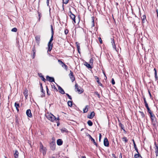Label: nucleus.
<instances>
[{"label": "nucleus", "mask_w": 158, "mask_h": 158, "mask_svg": "<svg viewBox=\"0 0 158 158\" xmlns=\"http://www.w3.org/2000/svg\"><path fill=\"white\" fill-rule=\"evenodd\" d=\"M45 116L49 120L52 122L54 121L56 119L55 117L51 113H48L46 114Z\"/></svg>", "instance_id": "f257e3e1"}, {"label": "nucleus", "mask_w": 158, "mask_h": 158, "mask_svg": "<svg viewBox=\"0 0 158 158\" xmlns=\"http://www.w3.org/2000/svg\"><path fill=\"white\" fill-rule=\"evenodd\" d=\"M53 35L54 34H51V38L48 44V52L49 51L50 52L51 51L52 48V44L51 43L52 41L53 40Z\"/></svg>", "instance_id": "f03ea898"}, {"label": "nucleus", "mask_w": 158, "mask_h": 158, "mask_svg": "<svg viewBox=\"0 0 158 158\" xmlns=\"http://www.w3.org/2000/svg\"><path fill=\"white\" fill-rule=\"evenodd\" d=\"M150 114L152 123L154 126H155L156 125V123L155 122V119L156 118L155 115L154 114L152 113Z\"/></svg>", "instance_id": "7ed1b4c3"}, {"label": "nucleus", "mask_w": 158, "mask_h": 158, "mask_svg": "<svg viewBox=\"0 0 158 158\" xmlns=\"http://www.w3.org/2000/svg\"><path fill=\"white\" fill-rule=\"evenodd\" d=\"M69 15L70 18L74 22V23H76L75 21V16L72 12L70 10L69 12Z\"/></svg>", "instance_id": "20e7f679"}, {"label": "nucleus", "mask_w": 158, "mask_h": 158, "mask_svg": "<svg viewBox=\"0 0 158 158\" xmlns=\"http://www.w3.org/2000/svg\"><path fill=\"white\" fill-rule=\"evenodd\" d=\"M111 43L112 46L113 48L116 51H117L116 49V47L115 44V41L114 39L113 38H111L110 39Z\"/></svg>", "instance_id": "39448f33"}, {"label": "nucleus", "mask_w": 158, "mask_h": 158, "mask_svg": "<svg viewBox=\"0 0 158 158\" xmlns=\"http://www.w3.org/2000/svg\"><path fill=\"white\" fill-rule=\"evenodd\" d=\"M50 148L51 150H54L55 149L56 144L55 142H51L50 143Z\"/></svg>", "instance_id": "423d86ee"}, {"label": "nucleus", "mask_w": 158, "mask_h": 158, "mask_svg": "<svg viewBox=\"0 0 158 158\" xmlns=\"http://www.w3.org/2000/svg\"><path fill=\"white\" fill-rule=\"evenodd\" d=\"M69 76L72 82L74 81L75 80V78L73 76V72L71 70L70 71V73L69 74Z\"/></svg>", "instance_id": "0eeeda50"}, {"label": "nucleus", "mask_w": 158, "mask_h": 158, "mask_svg": "<svg viewBox=\"0 0 158 158\" xmlns=\"http://www.w3.org/2000/svg\"><path fill=\"white\" fill-rule=\"evenodd\" d=\"M46 80L51 82H55L54 79L53 77H50L48 75L46 76Z\"/></svg>", "instance_id": "6e6552de"}, {"label": "nucleus", "mask_w": 158, "mask_h": 158, "mask_svg": "<svg viewBox=\"0 0 158 158\" xmlns=\"http://www.w3.org/2000/svg\"><path fill=\"white\" fill-rule=\"evenodd\" d=\"M40 151L43 152V155H44L45 153V152L44 151V148L43 145L42 143L40 142Z\"/></svg>", "instance_id": "1a4fd4ad"}, {"label": "nucleus", "mask_w": 158, "mask_h": 158, "mask_svg": "<svg viewBox=\"0 0 158 158\" xmlns=\"http://www.w3.org/2000/svg\"><path fill=\"white\" fill-rule=\"evenodd\" d=\"M104 145L106 147H108L109 146V142L108 141V140L107 138H104Z\"/></svg>", "instance_id": "9d476101"}, {"label": "nucleus", "mask_w": 158, "mask_h": 158, "mask_svg": "<svg viewBox=\"0 0 158 158\" xmlns=\"http://www.w3.org/2000/svg\"><path fill=\"white\" fill-rule=\"evenodd\" d=\"M55 83L57 85V86H58V89L59 90V92L63 94H65V92L63 89L60 86L56 84V83Z\"/></svg>", "instance_id": "9b49d317"}, {"label": "nucleus", "mask_w": 158, "mask_h": 158, "mask_svg": "<svg viewBox=\"0 0 158 158\" xmlns=\"http://www.w3.org/2000/svg\"><path fill=\"white\" fill-rule=\"evenodd\" d=\"M88 136L89 137V139H90L91 141L93 142L94 144L96 145L97 147H98V144L95 142V140L91 137L90 135H89Z\"/></svg>", "instance_id": "f8f14e48"}, {"label": "nucleus", "mask_w": 158, "mask_h": 158, "mask_svg": "<svg viewBox=\"0 0 158 158\" xmlns=\"http://www.w3.org/2000/svg\"><path fill=\"white\" fill-rule=\"evenodd\" d=\"M155 152L156 154V156H158V147L156 142H155Z\"/></svg>", "instance_id": "ddd939ff"}, {"label": "nucleus", "mask_w": 158, "mask_h": 158, "mask_svg": "<svg viewBox=\"0 0 158 158\" xmlns=\"http://www.w3.org/2000/svg\"><path fill=\"white\" fill-rule=\"evenodd\" d=\"M32 50L33 54L31 55V57L32 59H34L35 56L36 52L35 48V46H33V48H32Z\"/></svg>", "instance_id": "4468645a"}, {"label": "nucleus", "mask_w": 158, "mask_h": 158, "mask_svg": "<svg viewBox=\"0 0 158 158\" xmlns=\"http://www.w3.org/2000/svg\"><path fill=\"white\" fill-rule=\"evenodd\" d=\"M27 115L29 117L31 118L32 117V114L31 112V110L30 109L27 110L26 112Z\"/></svg>", "instance_id": "2eb2a0df"}, {"label": "nucleus", "mask_w": 158, "mask_h": 158, "mask_svg": "<svg viewBox=\"0 0 158 158\" xmlns=\"http://www.w3.org/2000/svg\"><path fill=\"white\" fill-rule=\"evenodd\" d=\"M40 36L39 35H37L35 37V38L36 40V43L38 45L40 43Z\"/></svg>", "instance_id": "dca6fc26"}, {"label": "nucleus", "mask_w": 158, "mask_h": 158, "mask_svg": "<svg viewBox=\"0 0 158 158\" xmlns=\"http://www.w3.org/2000/svg\"><path fill=\"white\" fill-rule=\"evenodd\" d=\"M95 116V113L94 111L92 112L90 115L88 116V118L90 119H92Z\"/></svg>", "instance_id": "f3484780"}, {"label": "nucleus", "mask_w": 158, "mask_h": 158, "mask_svg": "<svg viewBox=\"0 0 158 158\" xmlns=\"http://www.w3.org/2000/svg\"><path fill=\"white\" fill-rule=\"evenodd\" d=\"M19 152L17 150L15 151L14 153V156L15 158H18Z\"/></svg>", "instance_id": "a211bd4d"}, {"label": "nucleus", "mask_w": 158, "mask_h": 158, "mask_svg": "<svg viewBox=\"0 0 158 158\" xmlns=\"http://www.w3.org/2000/svg\"><path fill=\"white\" fill-rule=\"evenodd\" d=\"M57 144L59 146H60L63 144V141L60 139H59L57 140Z\"/></svg>", "instance_id": "6ab92c4d"}, {"label": "nucleus", "mask_w": 158, "mask_h": 158, "mask_svg": "<svg viewBox=\"0 0 158 158\" xmlns=\"http://www.w3.org/2000/svg\"><path fill=\"white\" fill-rule=\"evenodd\" d=\"M95 79L97 80V82H98L99 85L102 87H103L102 84L99 81V78L97 76H95Z\"/></svg>", "instance_id": "aec40b11"}, {"label": "nucleus", "mask_w": 158, "mask_h": 158, "mask_svg": "<svg viewBox=\"0 0 158 158\" xmlns=\"http://www.w3.org/2000/svg\"><path fill=\"white\" fill-rule=\"evenodd\" d=\"M41 92L42 93V94L41 95V97L42 98L44 97L45 96V91H44L43 87H41Z\"/></svg>", "instance_id": "412c9836"}, {"label": "nucleus", "mask_w": 158, "mask_h": 158, "mask_svg": "<svg viewBox=\"0 0 158 158\" xmlns=\"http://www.w3.org/2000/svg\"><path fill=\"white\" fill-rule=\"evenodd\" d=\"M141 19L142 21V23H144L145 22V20H146V15H144L142 16L141 17Z\"/></svg>", "instance_id": "4be33fe9"}, {"label": "nucleus", "mask_w": 158, "mask_h": 158, "mask_svg": "<svg viewBox=\"0 0 158 158\" xmlns=\"http://www.w3.org/2000/svg\"><path fill=\"white\" fill-rule=\"evenodd\" d=\"M88 107L89 106L87 105L86 106L85 108L83 109V111L84 113H86L87 112L88 110Z\"/></svg>", "instance_id": "5701e85b"}, {"label": "nucleus", "mask_w": 158, "mask_h": 158, "mask_svg": "<svg viewBox=\"0 0 158 158\" xmlns=\"http://www.w3.org/2000/svg\"><path fill=\"white\" fill-rule=\"evenodd\" d=\"M84 65L86 66L87 68L89 69H92V67H91L90 65L87 62H85V63Z\"/></svg>", "instance_id": "b1692460"}, {"label": "nucleus", "mask_w": 158, "mask_h": 158, "mask_svg": "<svg viewBox=\"0 0 158 158\" xmlns=\"http://www.w3.org/2000/svg\"><path fill=\"white\" fill-rule=\"evenodd\" d=\"M76 44L77 45V50H78V52L79 53H80V44L78 42H76Z\"/></svg>", "instance_id": "393cba45"}, {"label": "nucleus", "mask_w": 158, "mask_h": 158, "mask_svg": "<svg viewBox=\"0 0 158 158\" xmlns=\"http://www.w3.org/2000/svg\"><path fill=\"white\" fill-rule=\"evenodd\" d=\"M137 153L135 154L134 155V158H137L139 157H141V156L139 153V152L138 151V152H137Z\"/></svg>", "instance_id": "a878e982"}, {"label": "nucleus", "mask_w": 158, "mask_h": 158, "mask_svg": "<svg viewBox=\"0 0 158 158\" xmlns=\"http://www.w3.org/2000/svg\"><path fill=\"white\" fill-rule=\"evenodd\" d=\"M87 124L89 126H92L93 124V122L90 120L88 121L87 122Z\"/></svg>", "instance_id": "bb28decb"}, {"label": "nucleus", "mask_w": 158, "mask_h": 158, "mask_svg": "<svg viewBox=\"0 0 158 158\" xmlns=\"http://www.w3.org/2000/svg\"><path fill=\"white\" fill-rule=\"evenodd\" d=\"M73 102L72 101H69L68 102V106L70 107H71L73 105Z\"/></svg>", "instance_id": "cd10ccee"}, {"label": "nucleus", "mask_w": 158, "mask_h": 158, "mask_svg": "<svg viewBox=\"0 0 158 158\" xmlns=\"http://www.w3.org/2000/svg\"><path fill=\"white\" fill-rule=\"evenodd\" d=\"M39 77H41V79L43 81L45 82L46 80L41 73L39 75Z\"/></svg>", "instance_id": "c85d7f7f"}, {"label": "nucleus", "mask_w": 158, "mask_h": 158, "mask_svg": "<svg viewBox=\"0 0 158 158\" xmlns=\"http://www.w3.org/2000/svg\"><path fill=\"white\" fill-rule=\"evenodd\" d=\"M62 133H64V132H67L68 131L67 129L65 128H62L61 130Z\"/></svg>", "instance_id": "c756f323"}, {"label": "nucleus", "mask_w": 158, "mask_h": 158, "mask_svg": "<svg viewBox=\"0 0 158 158\" xmlns=\"http://www.w3.org/2000/svg\"><path fill=\"white\" fill-rule=\"evenodd\" d=\"M61 66L62 67L64 68V69H66V70H67L68 69V67L64 63L63 64H62L61 65Z\"/></svg>", "instance_id": "7c9ffc66"}, {"label": "nucleus", "mask_w": 158, "mask_h": 158, "mask_svg": "<svg viewBox=\"0 0 158 158\" xmlns=\"http://www.w3.org/2000/svg\"><path fill=\"white\" fill-rule=\"evenodd\" d=\"M139 112L140 114L141 115L142 118H143L145 117V115L143 112L141 111H139Z\"/></svg>", "instance_id": "2f4dec72"}, {"label": "nucleus", "mask_w": 158, "mask_h": 158, "mask_svg": "<svg viewBox=\"0 0 158 158\" xmlns=\"http://www.w3.org/2000/svg\"><path fill=\"white\" fill-rule=\"evenodd\" d=\"M123 141H124L125 143H127L128 142V139L127 138L125 137H124L122 138Z\"/></svg>", "instance_id": "473e14b6"}, {"label": "nucleus", "mask_w": 158, "mask_h": 158, "mask_svg": "<svg viewBox=\"0 0 158 158\" xmlns=\"http://www.w3.org/2000/svg\"><path fill=\"white\" fill-rule=\"evenodd\" d=\"M15 106L16 108H19L20 107L19 104L17 103L16 102H15Z\"/></svg>", "instance_id": "72a5a7b5"}, {"label": "nucleus", "mask_w": 158, "mask_h": 158, "mask_svg": "<svg viewBox=\"0 0 158 158\" xmlns=\"http://www.w3.org/2000/svg\"><path fill=\"white\" fill-rule=\"evenodd\" d=\"M23 94L25 97V98L26 99L27 98V97L28 96V94H27V92L26 90H25L24 92H23Z\"/></svg>", "instance_id": "f704fd0d"}, {"label": "nucleus", "mask_w": 158, "mask_h": 158, "mask_svg": "<svg viewBox=\"0 0 158 158\" xmlns=\"http://www.w3.org/2000/svg\"><path fill=\"white\" fill-rule=\"evenodd\" d=\"M119 126L123 130V131H125L124 129V126L121 123H119Z\"/></svg>", "instance_id": "c9c22d12"}, {"label": "nucleus", "mask_w": 158, "mask_h": 158, "mask_svg": "<svg viewBox=\"0 0 158 158\" xmlns=\"http://www.w3.org/2000/svg\"><path fill=\"white\" fill-rule=\"evenodd\" d=\"M133 145L135 150L137 152H138V150L136 146V144L134 143Z\"/></svg>", "instance_id": "e433bc0d"}, {"label": "nucleus", "mask_w": 158, "mask_h": 158, "mask_svg": "<svg viewBox=\"0 0 158 158\" xmlns=\"http://www.w3.org/2000/svg\"><path fill=\"white\" fill-rule=\"evenodd\" d=\"M155 78L156 80H157L158 79V77L157 76V72H155Z\"/></svg>", "instance_id": "4c0bfd02"}, {"label": "nucleus", "mask_w": 158, "mask_h": 158, "mask_svg": "<svg viewBox=\"0 0 158 158\" xmlns=\"http://www.w3.org/2000/svg\"><path fill=\"white\" fill-rule=\"evenodd\" d=\"M51 34H54V32L53 30V26L52 25H51Z\"/></svg>", "instance_id": "58836bf2"}, {"label": "nucleus", "mask_w": 158, "mask_h": 158, "mask_svg": "<svg viewBox=\"0 0 158 158\" xmlns=\"http://www.w3.org/2000/svg\"><path fill=\"white\" fill-rule=\"evenodd\" d=\"M17 31V29L15 27L11 29V31L13 32H16Z\"/></svg>", "instance_id": "ea45409f"}, {"label": "nucleus", "mask_w": 158, "mask_h": 158, "mask_svg": "<svg viewBox=\"0 0 158 158\" xmlns=\"http://www.w3.org/2000/svg\"><path fill=\"white\" fill-rule=\"evenodd\" d=\"M77 91H78V93L80 94H81L83 92V90L82 89H78V90H77Z\"/></svg>", "instance_id": "a19ab883"}, {"label": "nucleus", "mask_w": 158, "mask_h": 158, "mask_svg": "<svg viewBox=\"0 0 158 158\" xmlns=\"http://www.w3.org/2000/svg\"><path fill=\"white\" fill-rule=\"evenodd\" d=\"M69 0H63V3L67 4L68 3Z\"/></svg>", "instance_id": "79ce46f5"}, {"label": "nucleus", "mask_w": 158, "mask_h": 158, "mask_svg": "<svg viewBox=\"0 0 158 158\" xmlns=\"http://www.w3.org/2000/svg\"><path fill=\"white\" fill-rule=\"evenodd\" d=\"M51 86L52 88L53 89H55L56 91H57V89L54 85H52Z\"/></svg>", "instance_id": "37998d69"}, {"label": "nucleus", "mask_w": 158, "mask_h": 158, "mask_svg": "<svg viewBox=\"0 0 158 158\" xmlns=\"http://www.w3.org/2000/svg\"><path fill=\"white\" fill-rule=\"evenodd\" d=\"M47 5L49 7V11H50L51 9L50 8V6H49V0H47Z\"/></svg>", "instance_id": "c03bdc74"}, {"label": "nucleus", "mask_w": 158, "mask_h": 158, "mask_svg": "<svg viewBox=\"0 0 158 158\" xmlns=\"http://www.w3.org/2000/svg\"><path fill=\"white\" fill-rule=\"evenodd\" d=\"M65 94L66 95L68 96V98L71 100L72 99V98L68 94Z\"/></svg>", "instance_id": "a18cd8bd"}, {"label": "nucleus", "mask_w": 158, "mask_h": 158, "mask_svg": "<svg viewBox=\"0 0 158 158\" xmlns=\"http://www.w3.org/2000/svg\"><path fill=\"white\" fill-rule=\"evenodd\" d=\"M95 94L98 96V98H100V95H99V94H98V92L97 91H96V92H95Z\"/></svg>", "instance_id": "49530a36"}, {"label": "nucleus", "mask_w": 158, "mask_h": 158, "mask_svg": "<svg viewBox=\"0 0 158 158\" xmlns=\"http://www.w3.org/2000/svg\"><path fill=\"white\" fill-rule=\"evenodd\" d=\"M64 34L66 35H67V34H68V33L69 32V30H68V29H65V30L64 31Z\"/></svg>", "instance_id": "de8ad7c7"}, {"label": "nucleus", "mask_w": 158, "mask_h": 158, "mask_svg": "<svg viewBox=\"0 0 158 158\" xmlns=\"http://www.w3.org/2000/svg\"><path fill=\"white\" fill-rule=\"evenodd\" d=\"M46 89H47V95H50V93H49V90H48V87L47 86H46Z\"/></svg>", "instance_id": "09e8293b"}, {"label": "nucleus", "mask_w": 158, "mask_h": 158, "mask_svg": "<svg viewBox=\"0 0 158 158\" xmlns=\"http://www.w3.org/2000/svg\"><path fill=\"white\" fill-rule=\"evenodd\" d=\"M58 62L61 65L64 63L62 61L60 60H58Z\"/></svg>", "instance_id": "8fccbe9b"}, {"label": "nucleus", "mask_w": 158, "mask_h": 158, "mask_svg": "<svg viewBox=\"0 0 158 158\" xmlns=\"http://www.w3.org/2000/svg\"><path fill=\"white\" fill-rule=\"evenodd\" d=\"M147 109V110H148V113L150 114L151 113H152V111L150 109V108H148Z\"/></svg>", "instance_id": "3c124183"}, {"label": "nucleus", "mask_w": 158, "mask_h": 158, "mask_svg": "<svg viewBox=\"0 0 158 158\" xmlns=\"http://www.w3.org/2000/svg\"><path fill=\"white\" fill-rule=\"evenodd\" d=\"M75 89H77V90H78V89H79L78 87V85L77 83H76L75 85Z\"/></svg>", "instance_id": "603ef678"}, {"label": "nucleus", "mask_w": 158, "mask_h": 158, "mask_svg": "<svg viewBox=\"0 0 158 158\" xmlns=\"http://www.w3.org/2000/svg\"><path fill=\"white\" fill-rule=\"evenodd\" d=\"M38 15H39V20L40 21V19L41 17V14L39 12H38Z\"/></svg>", "instance_id": "864d4df0"}, {"label": "nucleus", "mask_w": 158, "mask_h": 158, "mask_svg": "<svg viewBox=\"0 0 158 158\" xmlns=\"http://www.w3.org/2000/svg\"><path fill=\"white\" fill-rule=\"evenodd\" d=\"M111 82L112 85H114L115 84V82L113 78H112L111 81Z\"/></svg>", "instance_id": "5fc2aeb1"}, {"label": "nucleus", "mask_w": 158, "mask_h": 158, "mask_svg": "<svg viewBox=\"0 0 158 158\" xmlns=\"http://www.w3.org/2000/svg\"><path fill=\"white\" fill-rule=\"evenodd\" d=\"M90 63L93 64V60L92 58H91L89 60Z\"/></svg>", "instance_id": "6e6d98bb"}, {"label": "nucleus", "mask_w": 158, "mask_h": 158, "mask_svg": "<svg viewBox=\"0 0 158 158\" xmlns=\"http://www.w3.org/2000/svg\"><path fill=\"white\" fill-rule=\"evenodd\" d=\"M145 106L146 107V108H147V109L149 108L148 104L147 103L145 104Z\"/></svg>", "instance_id": "4d7b16f0"}, {"label": "nucleus", "mask_w": 158, "mask_h": 158, "mask_svg": "<svg viewBox=\"0 0 158 158\" xmlns=\"http://www.w3.org/2000/svg\"><path fill=\"white\" fill-rule=\"evenodd\" d=\"M99 40L100 43L102 44V41L101 38V37H100L99 38Z\"/></svg>", "instance_id": "13d9d810"}, {"label": "nucleus", "mask_w": 158, "mask_h": 158, "mask_svg": "<svg viewBox=\"0 0 158 158\" xmlns=\"http://www.w3.org/2000/svg\"><path fill=\"white\" fill-rule=\"evenodd\" d=\"M143 100H144V104L147 103V102L146 101V98L144 97L143 98Z\"/></svg>", "instance_id": "bf43d9fd"}, {"label": "nucleus", "mask_w": 158, "mask_h": 158, "mask_svg": "<svg viewBox=\"0 0 158 158\" xmlns=\"http://www.w3.org/2000/svg\"><path fill=\"white\" fill-rule=\"evenodd\" d=\"M101 137H102V135L101 134H99V141H100V140H101Z\"/></svg>", "instance_id": "052dcab7"}, {"label": "nucleus", "mask_w": 158, "mask_h": 158, "mask_svg": "<svg viewBox=\"0 0 158 158\" xmlns=\"http://www.w3.org/2000/svg\"><path fill=\"white\" fill-rule=\"evenodd\" d=\"M119 158H122V153H120V155H119Z\"/></svg>", "instance_id": "680f3d73"}, {"label": "nucleus", "mask_w": 158, "mask_h": 158, "mask_svg": "<svg viewBox=\"0 0 158 158\" xmlns=\"http://www.w3.org/2000/svg\"><path fill=\"white\" fill-rule=\"evenodd\" d=\"M148 93H149V94L150 97H152V95H151V93H150V91L149 90H148Z\"/></svg>", "instance_id": "e2e57ef3"}, {"label": "nucleus", "mask_w": 158, "mask_h": 158, "mask_svg": "<svg viewBox=\"0 0 158 158\" xmlns=\"http://www.w3.org/2000/svg\"><path fill=\"white\" fill-rule=\"evenodd\" d=\"M16 108V109L17 111H18V112L19 111V108Z\"/></svg>", "instance_id": "0e129e2a"}, {"label": "nucleus", "mask_w": 158, "mask_h": 158, "mask_svg": "<svg viewBox=\"0 0 158 158\" xmlns=\"http://www.w3.org/2000/svg\"><path fill=\"white\" fill-rule=\"evenodd\" d=\"M132 140L133 142V144H134V143H135L134 139H133Z\"/></svg>", "instance_id": "69168bd1"}, {"label": "nucleus", "mask_w": 158, "mask_h": 158, "mask_svg": "<svg viewBox=\"0 0 158 158\" xmlns=\"http://www.w3.org/2000/svg\"><path fill=\"white\" fill-rule=\"evenodd\" d=\"M81 158H86V157L84 156H81Z\"/></svg>", "instance_id": "338daca9"}, {"label": "nucleus", "mask_w": 158, "mask_h": 158, "mask_svg": "<svg viewBox=\"0 0 158 158\" xmlns=\"http://www.w3.org/2000/svg\"><path fill=\"white\" fill-rule=\"evenodd\" d=\"M156 13H157V16H158V12L157 10H156Z\"/></svg>", "instance_id": "774afa93"}]
</instances>
